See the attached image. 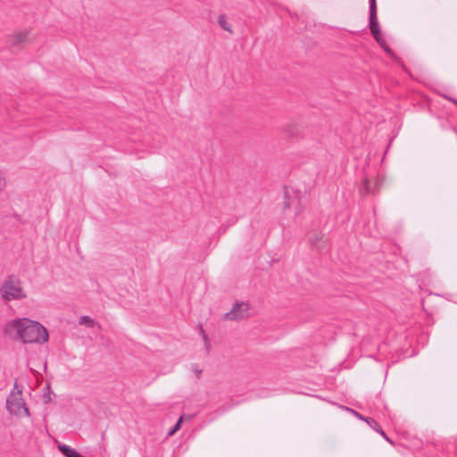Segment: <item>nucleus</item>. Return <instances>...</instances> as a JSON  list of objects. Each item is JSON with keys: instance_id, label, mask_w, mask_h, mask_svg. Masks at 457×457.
I'll list each match as a JSON object with an SVG mask.
<instances>
[{"instance_id": "nucleus-1", "label": "nucleus", "mask_w": 457, "mask_h": 457, "mask_svg": "<svg viewBox=\"0 0 457 457\" xmlns=\"http://www.w3.org/2000/svg\"><path fill=\"white\" fill-rule=\"evenodd\" d=\"M4 332L9 338L24 344H44L49 338L48 332L42 324L28 318L8 320Z\"/></svg>"}, {"instance_id": "nucleus-2", "label": "nucleus", "mask_w": 457, "mask_h": 457, "mask_svg": "<svg viewBox=\"0 0 457 457\" xmlns=\"http://www.w3.org/2000/svg\"><path fill=\"white\" fill-rule=\"evenodd\" d=\"M1 297L5 302L20 301L27 297L22 282L15 276H9L0 287Z\"/></svg>"}, {"instance_id": "nucleus-3", "label": "nucleus", "mask_w": 457, "mask_h": 457, "mask_svg": "<svg viewBox=\"0 0 457 457\" xmlns=\"http://www.w3.org/2000/svg\"><path fill=\"white\" fill-rule=\"evenodd\" d=\"M5 407L7 411L17 418L29 417V408L22 397V390L14 384L13 389L6 398Z\"/></svg>"}, {"instance_id": "nucleus-4", "label": "nucleus", "mask_w": 457, "mask_h": 457, "mask_svg": "<svg viewBox=\"0 0 457 457\" xmlns=\"http://www.w3.org/2000/svg\"><path fill=\"white\" fill-rule=\"evenodd\" d=\"M249 316V303L246 302H237L229 312L224 314V319L228 320H241Z\"/></svg>"}, {"instance_id": "nucleus-5", "label": "nucleus", "mask_w": 457, "mask_h": 457, "mask_svg": "<svg viewBox=\"0 0 457 457\" xmlns=\"http://www.w3.org/2000/svg\"><path fill=\"white\" fill-rule=\"evenodd\" d=\"M370 28L371 34L378 41L380 31L376 16V0H370Z\"/></svg>"}, {"instance_id": "nucleus-6", "label": "nucleus", "mask_w": 457, "mask_h": 457, "mask_svg": "<svg viewBox=\"0 0 457 457\" xmlns=\"http://www.w3.org/2000/svg\"><path fill=\"white\" fill-rule=\"evenodd\" d=\"M29 37V30H23L17 32L12 35V43L14 45L21 44L24 42H27Z\"/></svg>"}, {"instance_id": "nucleus-7", "label": "nucleus", "mask_w": 457, "mask_h": 457, "mask_svg": "<svg viewBox=\"0 0 457 457\" xmlns=\"http://www.w3.org/2000/svg\"><path fill=\"white\" fill-rule=\"evenodd\" d=\"M58 449L66 457H81V455L73 448L66 445H59Z\"/></svg>"}, {"instance_id": "nucleus-8", "label": "nucleus", "mask_w": 457, "mask_h": 457, "mask_svg": "<svg viewBox=\"0 0 457 457\" xmlns=\"http://www.w3.org/2000/svg\"><path fill=\"white\" fill-rule=\"evenodd\" d=\"M79 324L87 328H94L96 322L87 315L81 316L79 320Z\"/></svg>"}, {"instance_id": "nucleus-9", "label": "nucleus", "mask_w": 457, "mask_h": 457, "mask_svg": "<svg viewBox=\"0 0 457 457\" xmlns=\"http://www.w3.org/2000/svg\"><path fill=\"white\" fill-rule=\"evenodd\" d=\"M365 421L376 431H378L380 435L383 436L387 441H390L389 438L386 436L385 432L380 428L378 424L370 418H365Z\"/></svg>"}, {"instance_id": "nucleus-10", "label": "nucleus", "mask_w": 457, "mask_h": 457, "mask_svg": "<svg viewBox=\"0 0 457 457\" xmlns=\"http://www.w3.org/2000/svg\"><path fill=\"white\" fill-rule=\"evenodd\" d=\"M218 23L226 31H228L229 33L233 32L232 31V28L229 25V23L228 22L227 18H226V16L224 14L219 15V17H218Z\"/></svg>"}, {"instance_id": "nucleus-11", "label": "nucleus", "mask_w": 457, "mask_h": 457, "mask_svg": "<svg viewBox=\"0 0 457 457\" xmlns=\"http://www.w3.org/2000/svg\"><path fill=\"white\" fill-rule=\"evenodd\" d=\"M184 420V416H181L179 420L177 421V423L175 424V426L168 432V436H173L181 427V423L183 422Z\"/></svg>"}, {"instance_id": "nucleus-12", "label": "nucleus", "mask_w": 457, "mask_h": 457, "mask_svg": "<svg viewBox=\"0 0 457 457\" xmlns=\"http://www.w3.org/2000/svg\"><path fill=\"white\" fill-rule=\"evenodd\" d=\"M322 236L318 233H314L313 235L309 237V241L312 245H316L320 240H321Z\"/></svg>"}, {"instance_id": "nucleus-13", "label": "nucleus", "mask_w": 457, "mask_h": 457, "mask_svg": "<svg viewBox=\"0 0 457 457\" xmlns=\"http://www.w3.org/2000/svg\"><path fill=\"white\" fill-rule=\"evenodd\" d=\"M5 184L6 183H5L4 172L0 170V192L4 188Z\"/></svg>"}, {"instance_id": "nucleus-14", "label": "nucleus", "mask_w": 457, "mask_h": 457, "mask_svg": "<svg viewBox=\"0 0 457 457\" xmlns=\"http://www.w3.org/2000/svg\"><path fill=\"white\" fill-rule=\"evenodd\" d=\"M288 198H289L288 192L286 191L285 192L284 208H289V206H290V203L288 201Z\"/></svg>"}, {"instance_id": "nucleus-15", "label": "nucleus", "mask_w": 457, "mask_h": 457, "mask_svg": "<svg viewBox=\"0 0 457 457\" xmlns=\"http://www.w3.org/2000/svg\"><path fill=\"white\" fill-rule=\"evenodd\" d=\"M363 190L365 191V193H369L370 192L369 182L367 180L364 182Z\"/></svg>"}, {"instance_id": "nucleus-16", "label": "nucleus", "mask_w": 457, "mask_h": 457, "mask_svg": "<svg viewBox=\"0 0 457 457\" xmlns=\"http://www.w3.org/2000/svg\"><path fill=\"white\" fill-rule=\"evenodd\" d=\"M353 411V413L357 418H359V419H361V420H365V418H363L361 414H359L358 412H356V411Z\"/></svg>"}, {"instance_id": "nucleus-17", "label": "nucleus", "mask_w": 457, "mask_h": 457, "mask_svg": "<svg viewBox=\"0 0 457 457\" xmlns=\"http://www.w3.org/2000/svg\"><path fill=\"white\" fill-rule=\"evenodd\" d=\"M450 101L453 102L455 104H457V100H453V99H451V98H448Z\"/></svg>"}, {"instance_id": "nucleus-18", "label": "nucleus", "mask_w": 457, "mask_h": 457, "mask_svg": "<svg viewBox=\"0 0 457 457\" xmlns=\"http://www.w3.org/2000/svg\"><path fill=\"white\" fill-rule=\"evenodd\" d=\"M450 101L453 102L455 104H457V100H453V99H451V98H448Z\"/></svg>"}]
</instances>
